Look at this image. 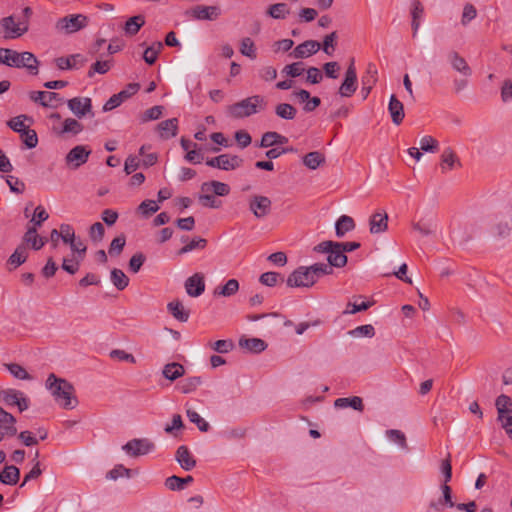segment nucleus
Here are the masks:
<instances>
[{
	"instance_id": "obj_1",
	"label": "nucleus",
	"mask_w": 512,
	"mask_h": 512,
	"mask_svg": "<svg viewBox=\"0 0 512 512\" xmlns=\"http://www.w3.org/2000/svg\"><path fill=\"white\" fill-rule=\"evenodd\" d=\"M46 386L55 397V400L64 409H74L78 404V401L74 396V387L67 380L58 378L54 374H50L46 380Z\"/></svg>"
},
{
	"instance_id": "obj_2",
	"label": "nucleus",
	"mask_w": 512,
	"mask_h": 512,
	"mask_svg": "<svg viewBox=\"0 0 512 512\" xmlns=\"http://www.w3.org/2000/svg\"><path fill=\"white\" fill-rule=\"evenodd\" d=\"M0 63L16 68H27L33 75L38 74V60L31 52H17L8 48H0Z\"/></svg>"
},
{
	"instance_id": "obj_3",
	"label": "nucleus",
	"mask_w": 512,
	"mask_h": 512,
	"mask_svg": "<svg viewBox=\"0 0 512 512\" xmlns=\"http://www.w3.org/2000/svg\"><path fill=\"white\" fill-rule=\"evenodd\" d=\"M267 101L261 95H253L227 107V114L234 119L250 117L266 109Z\"/></svg>"
},
{
	"instance_id": "obj_4",
	"label": "nucleus",
	"mask_w": 512,
	"mask_h": 512,
	"mask_svg": "<svg viewBox=\"0 0 512 512\" xmlns=\"http://www.w3.org/2000/svg\"><path fill=\"white\" fill-rule=\"evenodd\" d=\"M89 19L84 14H71L59 18L55 23V29L64 34H73L87 27Z\"/></svg>"
},
{
	"instance_id": "obj_5",
	"label": "nucleus",
	"mask_w": 512,
	"mask_h": 512,
	"mask_svg": "<svg viewBox=\"0 0 512 512\" xmlns=\"http://www.w3.org/2000/svg\"><path fill=\"white\" fill-rule=\"evenodd\" d=\"M313 277L308 267L300 266L288 276L286 284L290 288H310L316 283Z\"/></svg>"
},
{
	"instance_id": "obj_6",
	"label": "nucleus",
	"mask_w": 512,
	"mask_h": 512,
	"mask_svg": "<svg viewBox=\"0 0 512 512\" xmlns=\"http://www.w3.org/2000/svg\"><path fill=\"white\" fill-rule=\"evenodd\" d=\"M243 163V159L237 155L221 154L216 157L208 158L206 165L224 171H232L239 168Z\"/></svg>"
},
{
	"instance_id": "obj_7",
	"label": "nucleus",
	"mask_w": 512,
	"mask_h": 512,
	"mask_svg": "<svg viewBox=\"0 0 512 512\" xmlns=\"http://www.w3.org/2000/svg\"><path fill=\"white\" fill-rule=\"evenodd\" d=\"M0 399L7 406H17L19 412L29 408V399L24 393L16 389H4L0 391Z\"/></svg>"
},
{
	"instance_id": "obj_8",
	"label": "nucleus",
	"mask_w": 512,
	"mask_h": 512,
	"mask_svg": "<svg viewBox=\"0 0 512 512\" xmlns=\"http://www.w3.org/2000/svg\"><path fill=\"white\" fill-rule=\"evenodd\" d=\"M122 449L131 457L146 455L155 449V444L147 438H135L128 441Z\"/></svg>"
},
{
	"instance_id": "obj_9",
	"label": "nucleus",
	"mask_w": 512,
	"mask_h": 512,
	"mask_svg": "<svg viewBox=\"0 0 512 512\" xmlns=\"http://www.w3.org/2000/svg\"><path fill=\"white\" fill-rule=\"evenodd\" d=\"M272 201L267 196L253 195L249 199V210L252 214L262 219L271 213Z\"/></svg>"
},
{
	"instance_id": "obj_10",
	"label": "nucleus",
	"mask_w": 512,
	"mask_h": 512,
	"mask_svg": "<svg viewBox=\"0 0 512 512\" xmlns=\"http://www.w3.org/2000/svg\"><path fill=\"white\" fill-rule=\"evenodd\" d=\"M357 89V73L354 66V58L351 59L350 64L345 72V77L339 87V94L342 97H351Z\"/></svg>"
},
{
	"instance_id": "obj_11",
	"label": "nucleus",
	"mask_w": 512,
	"mask_h": 512,
	"mask_svg": "<svg viewBox=\"0 0 512 512\" xmlns=\"http://www.w3.org/2000/svg\"><path fill=\"white\" fill-rule=\"evenodd\" d=\"M0 23L5 31L4 37L6 39L18 38L28 31L27 22L19 21L16 23L13 16L4 17Z\"/></svg>"
},
{
	"instance_id": "obj_12",
	"label": "nucleus",
	"mask_w": 512,
	"mask_h": 512,
	"mask_svg": "<svg viewBox=\"0 0 512 512\" xmlns=\"http://www.w3.org/2000/svg\"><path fill=\"white\" fill-rule=\"evenodd\" d=\"M140 85L138 83H130L127 87L117 94L112 95L108 101L104 104L103 110L110 111L120 106L122 102L136 94L139 90Z\"/></svg>"
},
{
	"instance_id": "obj_13",
	"label": "nucleus",
	"mask_w": 512,
	"mask_h": 512,
	"mask_svg": "<svg viewBox=\"0 0 512 512\" xmlns=\"http://www.w3.org/2000/svg\"><path fill=\"white\" fill-rule=\"evenodd\" d=\"M17 435L16 418L0 406V440Z\"/></svg>"
},
{
	"instance_id": "obj_14",
	"label": "nucleus",
	"mask_w": 512,
	"mask_h": 512,
	"mask_svg": "<svg viewBox=\"0 0 512 512\" xmlns=\"http://www.w3.org/2000/svg\"><path fill=\"white\" fill-rule=\"evenodd\" d=\"M90 154L91 150H88L83 145H78L67 153L65 162L72 169H77L87 162Z\"/></svg>"
},
{
	"instance_id": "obj_15",
	"label": "nucleus",
	"mask_w": 512,
	"mask_h": 512,
	"mask_svg": "<svg viewBox=\"0 0 512 512\" xmlns=\"http://www.w3.org/2000/svg\"><path fill=\"white\" fill-rule=\"evenodd\" d=\"M495 406L498 412V421L501 423L507 421V425H512L511 398L505 394H501L496 398Z\"/></svg>"
},
{
	"instance_id": "obj_16",
	"label": "nucleus",
	"mask_w": 512,
	"mask_h": 512,
	"mask_svg": "<svg viewBox=\"0 0 512 512\" xmlns=\"http://www.w3.org/2000/svg\"><path fill=\"white\" fill-rule=\"evenodd\" d=\"M186 13L190 14L196 20L213 21L220 16L221 9L218 6L197 5Z\"/></svg>"
},
{
	"instance_id": "obj_17",
	"label": "nucleus",
	"mask_w": 512,
	"mask_h": 512,
	"mask_svg": "<svg viewBox=\"0 0 512 512\" xmlns=\"http://www.w3.org/2000/svg\"><path fill=\"white\" fill-rule=\"evenodd\" d=\"M447 60L450 63L452 69L460 73L463 77L469 78L472 75V69L468 65L464 57H462L457 51L451 50L447 53Z\"/></svg>"
},
{
	"instance_id": "obj_18",
	"label": "nucleus",
	"mask_w": 512,
	"mask_h": 512,
	"mask_svg": "<svg viewBox=\"0 0 512 512\" xmlns=\"http://www.w3.org/2000/svg\"><path fill=\"white\" fill-rule=\"evenodd\" d=\"M29 97L33 102L39 103L43 107H56L55 102L61 103L63 101L56 92L31 91Z\"/></svg>"
},
{
	"instance_id": "obj_19",
	"label": "nucleus",
	"mask_w": 512,
	"mask_h": 512,
	"mask_svg": "<svg viewBox=\"0 0 512 512\" xmlns=\"http://www.w3.org/2000/svg\"><path fill=\"white\" fill-rule=\"evenodd\" d=\"M321 48V44L316 40H307L297 45L290 53V57L295 59L307 58L317 53Z\"/></svg>"
},
{
	"instance_id": "obj_20",
	"label": "nucleus",
	"mask_w": 512,
	"mask_h": 512,
	"mask_svg": "<svg viewBox=\"0 0 512 512\" xmlns=\"http://www.w3.org/2000/svg\"><path fill=\"white\" fill-rule=\"evenodd\" d=\"M67 105L72 113L78 118L84 117L91 112L92 101L88 97H75L68 100Z\"/></svg>"
},
{
	"instance_id": "obj_21",
	"label": "nucleus",
	"mask_w": 512,
	"mask_h": 512,
	"mask_svg": "<svg viewBox=\"0 0 512 512\" xmlns=\"http://www.w3.org/2000/svg\"><path fill=\"white\" fill-rule=\"evenodd\" d=\"M442 497L437 501H431L429 503V508L433 511L440 512L443 511L445 507L453 508L456 507L452 500V489L448 484L441 485Z\"/></svg>"
},
{
	"instance_id": "obj_22",
	"label": "nucleus",
	"mask_w": 512,
	"mask_h": 512,
	"mask_svg": "<svg viewBox=\"0 0 512 512\" xmlns=\"http://www.w3.org/2000/svg\"><path fill=\"white\" fill-rule=\"evenodd\" d=\"M185 290L190 297H198L205 290L204 276L201 273H195L185 281Z\"/></svg>"
},
{
	"instance_id": "obj_23",
	"label": "nucleus",
	"mask_w": 512,
	"mask_h": 512,
	"mask_svg": "<svg viewBox=\"0 0 512 512\" xmlns=\"http://www.w3.org/2000/svg\"><path fill=\"white\" fill-rule=\"evenodd\" d=\"M461 166V161L455 151L451 147L445 148L440 156V168L442 173H446L448 170H453L455 167Z\"/></svg>"
},
{
	"instance_id": "obj_24",
	"label": "nucleus",
	"mask_w": 512,
	"mask_h": 512,
	"mask_svg": "<svg viewBox=\"0 0 512 512\" xmlns=\"http://www.w3.org/2000/svg\"><path fill=\"white\" fill-rule=\"evenodd\" d=\"M377 68L374 64L369 63L366 69V73L364 76H362V88L361 93L363 99H366L368 95L370 94L373 86L377 82Z\"/></svg>"
},
{
	"instance_id": "obj_25",
	"label": "nucleus",
	"mask_w": 512,
	"mask_h": 512,
	"mask_svg": "<svg viewBox=\"0 0 512 512\" xmlns=\"http://www.w3.org/2000/svg\"><path fill=\"white\" fill-rule=\"evenodd\" d=\"M175 458L179 465L186 471H190L196 466L195 458L185 445H181L177 448Z\"/></svg>"
},
{
	"instance_id": "obj_26",
	"label": "nucleus",
	"mask_w": 512,
	"mask_h": 512,
	"mask_svg": "<svg viewBox=\"0 0 512 512\" xmlns=\"http://www.w3.org/2000/svg\"><path fill=\"white\" fill-rule=\"evenodd\" d=\"M371 234L385 232L388 229V214L385 211L374 213L369 219Z\"/></svg>"
},
{
	"instance_id": "obj_27",
	"label": "nucleus",
	"mask_w": 512,
	"mask_h": 512,
	"mask_svg": "<svg viewBox=\"0 0 512 512\" xmlns=\"http://www.w3.org/2000/svg\"><path fill=\"white\" fill-rule=\"evenodd\" d=\"M87 62L86 58H84L81 54H74L69 57H59L56 59V65L59 69H73V68H81Z\"/></svg>"
},
{
	"instance_id": "obj_28",
	"label": "nucleus",
	"mask_w": 512,
	"mask_h": 512,
	"mask_svg": "<svg viewBox=\"0 0 512 512\" xmlns=\"http://www.w3.org/2000/svg\"><path fill=\"white\" fill-rule=\"evenodd\" d=\"M388 111L391 115L392 122L400 125L405 117L403 103L393 94L390 96Z\"/></svg>"
},
{
	"instance_id": "obj_29",
	"label": "nucleus",
	"mask_w": 512,
	"mask_h": 512,
	"mask_svg": "<svg viewBox=\"0 0 512 512\" xmlns=\"http://www.w3.org/2000/svg\"><path fill=\"white\" fill-rule=\"evenodd\" d=\"M169 313L180 322H187L190 317V311L187 310L182 301L176 299L167 304Z\"/></svg>"
},
{
	"instance_id": "obj_30",
	"label": "nucleus",
	"mask_w": 512,
	"mask_h": 512,
	"mask_svg": "<svg viewBox=\"0 0 512 512\" xmlns=\"http://www.w3.org/2000/svg\"><path fill=\"white\" fill-rule=\"evenodd\" d=\"M202 192L212 191L215 196H227L230 193V186L224 182L212 180L201 184Z\"/></svg>"
},
{
	"instance_id": "obj_31",
	"label": "nucleus",
	"mask_w": 512,
	"mask_h": 512,
	"mask_svg": "<svg viewBox=\"0 0 512 512\" xmlns=\"http://www.w3.org/2000/svg\"><path fill=\"white\" fill-rule=\"evenodd\" d=\"M288 138L275 131H268L262 135L259 147L268 148L278 144H286Z\"/></svg>"
},
{
	"instance_id": "obj_32",
	"label": "nucleus",
	"mask_w": 512,
	"mask_h": 512,
	"mask_svg": "<svg viewBox=\"0 0 512 512\" xmlns=\"http://www.w3.org/2000/svg\"><path fill=\"white\" fill-rule=\"evenodd\" d=\"M158 130L160 137L163 139H169L176 136L178 131L177 118H171L160 122L158 124Z\"/></svg>"
},
{
	"instance_id": "obj_33",
	"label": "nucleus",
	"mask_w": 512,
	"mask_h": 512,
	"mask_svg": "<svg viewBox=\"0 0 512 512\" xmlns=\"http://www.w3.org/2000/svg\"><path fill=\"white\" fill-rule=\"evenodd\" d=\"M46 243V239L37 234L36 227H29L23 236V244L30 245L34 250H40Z\"/></svg>"
},
{
	"instance_id": "obj_34",
	"label": "nucleus",
	"mask_w": 512,
	"mask_h": 512,
	"mask_svg": "<svg viewBox=\"0 0 512 512\" xmlns=\"http://www.w3.org/2000/svg\"><path fill=\"white\" fill-rule=\"evenodd\" d=\"M239 346L252 353H260L267 348V344L260 338H240Z\"/></svg>"
},
{
	"instance_id": "obj_35",
	"label": "nucleus",
	"mask_w": 512,
	"mask_h": 512,
	"mask_svg": "<svg viewBox=\"0 0 512 512\" xmlns=\"http://www.w3.org/2000/svg\"><path fill=\"white\" fill-rule=\"evenodd\" d=\"M20 478V470L14 466H6L0 472V482L5 485H15L18 483Z\"/></svg>"
},
{
	"instance_id": "obj_36",
	"label": "nucleus",
	"mask_w": 512,
	"mask_h": 512,
	"mask_svg": "<svg viewBox=\"0 0 512 512\" xmlns=\"http://www.w3.org/2000/svg\"><path fill=\"white\" fill-rule=\"evenodd\" d=\"M355 229V222L352 217L348 215H342L335 223V231L337 237H343L347 232Z\"/></svg>"
},
{
	"instance_id": "obj_37",
	"label": "nucleus",
	"mask_w": 512,
	"mask_h": 512,
	"mask_svg": "<svg viewBox=\"0 0 512 512\" xmlns=\"http://www.w3.org/2000/svg\"><path fill=\"white\" fill-rule=\"evenodd\" d=\"M303 164L311 169V170H315L317 169L318 167L322 166L323 164H325L326 162V158H325V155L319 151H313V152H309L307 153L303 159Z\"/></svg>"
},
{
	"instance_id": "obj_38",
	"label": "nucleus",
	"mask_w": 512,
	"mask_h": 512,
	"mask_svg": "<svg viewBox=\"0 0 512 512\" xmlns=\"http://www.w3.org/2000/svg\"><path fill=\"white\" fill-rule=\"evenodd\" d=\"M145 24V18L143 15H136L133 17H130L124 25V32L127 36H134L136 35L141 27H143Z\"/></svg>"
},
{
	"instance_id": "obj_39",
	"label": "nucleus",
	"mask_w": 512,
	"mask_h": 512,
	"mask_svg": "<svg viewBox=\"0 0 512 512\" xmlns=\"http://www.w3.org/2000/svg\"><path fill=\"white\" fill-rule=\"evenodd\" d=\"M334 406L337 408L351 407L354 410L362 412L364 410V404L361 397L353 396L349 398H338L334 402Z\"/></svg>"
},
{
	"instance_id": "obj_40",
	"label": "nucleus",
	"mask_w": 512,
	"mask_h": 512,
	"mask_svg": "<svg viewBox=\"0 0 512 512\" xmlns=\"http://www.w3.org/2000/svg\"><path fill=\"white\" fill-rule=\"evenodd\" d=\"M162 373L166 379H168L170 381H174L184 375L185 369H184L183 365L173 362V363L166 364L163 368Z\"/></svg>"
},
{
	"instance_id": "obj_41",
	"label": "nucleus",
	"mask_w": 512,
	"mask_h": 512,
	"mask_svg": "<svg viewBox=\"0 0 512 512\" xmlns=\"http://www.w3.org/2000/svg\"><path fill=\"white\" fill-rule=\"evenodd\" d=\"M239 290V282L236 279H229L223 286H219L214 290V295L230 297L235 295Z\"/></svg>"
},
{
	"instance_id": "obj_42",
	"label": "nucleus",
	"mask_w": 512,
	"mask_h": 512,
	"mask_svg": "<svg viewBox=\"0 0 512 512\" xmlns=\"http://www.w3.org/2000/svg\"><path fill=\"white\" fill-rule=\"evenodd\" d=\"M327 261L331 268H342L347 264V256L342 253L341 249L333 248L328 253Z\"/></svg>"
},
{
	"instance_id": "obj_43",
	"label": "nucleus",
	"mask_w": 512,
	"mask_h": 512,
	"mask_svg": "<svg viewBox=\"0 0 512 512\" xmlns=\"http://www.w3.org/2000/svg\"><path fill=\"white\" fill-rule=\"evenodd\" d=\"M266 13L271 18L279 20L285 19L287 15L290 13V9L288 8L286 3H276L270 5Z\"/></svg>"
},
{
	"instance_id": "obj_44",
	"label": "nucleus",
	"mask_w": 512,
	"mask_h": 512,
	"mask_svg": "<svg viewBox=\"0 0 512 512\" xmlns=\"http://www.w3.org/2000/svg\"><path fill=\"white\" fill-rule=\"evenodd\" d=\"M275 114L284 120H293L296 117L297 110L289 103H280L275 106Z\"/></svg>"
},
{
	"instance_id": "obj_45",
	"label": "nucleus",
	"mask_w": 512,
	"mask_h": 512,
	"mask_svg": "<svg viewBox=\"0 0 512 512\" xmlns=\"http://www.w3.org/2000/svg\"><path fill=\"white\" fill-rule=\"evenodd\" d=\"M259 282L267 287H274L283 283L284 277L278 272L269 271L260 275Z\"/></svg>"
},
{
	"instance_id": "obj_46",
	"label": "nucleus",
	"mask_w": 512,
	"mask_h": 512,
	"mask_svg": "<svg viewBox=\"0 0 512 512\" xmlns=\"http://www.w3.org/2000/svg\"><path fill=\"white\" fill-rule=\"evenodd\" d=\"M193 481L192 476H187L185 478H181L178 476H170L165 480V486L170 490H182L184 485L191 483Z\"/></svg>"
},
{
	"instance_id": "obj_47",
	"label": "nucleus",
	"mask_w": 512,
	"mask_h": 512,
	"mask_svg": "<svg viewBox=\"0 0 512 512\" xmlns=\"http://www.w3.org/2000/svg\"><path fill=\"white\" fill-rule=\"evenodd\" d=\"M111 281L120 291L124 290L129 285V278L122 270L117 268L111 271Z\"/></svg>"
},
{
	"instance_id": "obj_48",
	"label": "nucleus",
	"mask_w": 512,
	"mask_h": 512,
	"mask_svg": "<svg viewBox=\"0 0 512 512\" xmlns=\"http://www.w3.org/2000/svg\"><path fill=\"white\" fill-rule=\"evenodd\" d=\"M202 383L200 376L188 377L180 382L179 388L182 393L189 394L195 391Z\"/></svg>"
},
{
	"instance_id": "obj_49",
	"label": "nucleus",
	"mask_w": 512,
	"mask_h": 512,
	"mask_svg": "<svg viewBox=\"0 0 512 512\" xmlns=\"http://www.w3.org/2000/svg\"><path fill=\"white\" fill-rule=\"evenodd\" d=\"M5 368L19 380H31V375L26 371V369L17 363H6L4 364Z\"/></svg>"
},
{
	"instance_id": "obj_50",
	"label": "nucleus",
	"mask_w": 512,
	"mask_h": 512,
	"mask_svg": "<svg viewBox=\"0 0 512 512\" xmlns=\"http://www.w3.org/2000/svg\"><path fill=\"white\" fill-rule=\"evenodd\" d=\"M308 268L310 269L316 282L321 276L331 275L333 273V268H331V265L327 263H315L311 266H308Z\"/></svg>"
},
{
	"instance_id": "obj_51",
	"label": "nucleus",
	"mask_w": 512,
	"mask_h": 512,
	"mask_svg": "<svg viewBox=\"0 0 512 512\" xmlns=\"http://www.w3.org/2000/svg\"><path fill=\"white\" fill-rule=\"evenodd\" d=\"M27 259V251L24 244L16 248L14 253L9 257L8 262L15 268L23 264Z\"/></svg>"
},
{
	"instance_id": "obj_52",
	"label": "nucleus",
	"mask_w": 512,
	"mask_h": 512,
	"mask_svg": "<svg viewBox=\"0 0 512 512\" xmlns=\"http://www.w3.org/2000/svg\"><path fill=\"white\" fill-rule=\"evenodd\" d=\"M83 130V125L73 118H67L63 122V128L60 131V134L72 133L73 135H77Z\"/></svg>"
},
{
	"instance_id": "obj_53",
	"label": "nucleus",
	"mask_w": 512,
	"mask_h": 512,
	"mask_svg": "<svg viewBox=\"0 0 512 512\" xmlns=\"http://www.w3.org/2000/svg\"><path fill=\"white\" fill-rule=\"evenodd\" d=\"M386 435L389 438V440L397 443L401 449H408L406 436L402 431L397 429H390L386 431Z\"/></svg>"
},
{
	"instance_id": "obj_54",
	"label": "nucleus",
	"mask_w": 512,
	"mask_h": 512,
	"mask_svg": "<svg viewBox=\"0 0 512 512\" xmlns=\"http://www.w3.org/2000/svg\"><path fill=\"white\" fill-rule=\"evenodd\" d=\"M186 414L188 419L196 424L200 431L207 432L209 430L210 425L195 410L188 409Z\"/></svg>"
},
{
	"instance_id": "obj_55",
	"label": "nucleus",
	"mask_w": 512,
	"mask_h": 512,
	"mask_svg": "<svg viewBox=\"0 0 512 512\" xmlns=\"http://www.w3.org/2000/svg\"><path fill=\"white\" fill-rule=\"evenodd\" d=\"M30 118L26 115H19L12 119H10L7 122V125L15 132L21 134L24 131L28 129V127L25 126L24 121L29 120Z\"/></svg>"
},
{
	"instance_id": "obj_56",
	"label": "nucleus",
	"mask_w": 512,
	"mask_h": 512,
	"mask_svg": "<svg viewBox=\"0 0 512 512\" xmlns=\"http://www.w3.org/2000/svg\"><path fill=\"white\" fill-rule=\"evenodd\" d=\"M240 52L242 55L247 56L251 59L256 58V49L254 42L251 38L245 37L241 41Z\"/></svg>"
},
{
	"instance_id": "obj_57",
	"label": "nucleus",
	"mask_w": 512,
	"mask_h": 512,
	"mask_svg": "<svg viewBox=\"0 0 512 512\" xmlns=\"http://www.w3.org/2000/svg\"><path fill=\"white\" fill-rule=\"evenodd\" d=\"M352 337H373L375 335V329L371 324L358 326L348 332Z\"/></svg>"
},
{
	"instance_id": "obj_58",
	"label": "nucleus",
	"mask_w": 512,
	"mask_h": 512,
	"mask_svg": "<svg viewBox=\"0 0 512 512\" xmlns=\"http://www.w3.org/2000/svg\"><path fill=\"white\" fill-rule=\"evenodd\" d=\"M125 244H126V238L123 234L115 237L110 244L109 251H108L109 254L111 256H119L122 253Z\"/></svg>"
},
{
	"instance_id": "obj_59",
	"label": "nucleus",
	"mask_w": 512,
	"mask_h": 512,
	"mask_svg": "<svg viewBox=\"0 0 512 512\" xmlns=\"http://www.w3.org/2000/svg\"><path fill=\"white\" fill-rule=\"evenodd\" d=\"M305 71L304 64L302 62H295L289 65H286L282 69V74L289 76L291 78L298 77L303 74Z\"/></svg>"
},
{
	"instance_id": "obj_60",
	"label": "nucleus",
	"mask_w": 512,
	"mask_h": 512,
	"mask_svg": "<svg viewBox=\"0 0 512 512\" xmlns=\"http://www.w3.org/2000/svg\"><path fill=\"white\" fill-rule=\"evenodd\" d=\"M23 143L27 148H35L38 144V137L35 130L28 128L26 131L20 134Z\"/></svg>"
},
{
	"instance_id": "obj_61",
	"label": "nucleus",
	"mask_w": 512,
	"mask_h": 512,
	"mask_svg": "<svg viewBox=\"0 0 512 512\" xmlns=\"http://www.w3.org/2000/svg\"><path fill=\"white\" fill-rule=\"evenodd\" d=\"M198 200L202 206L212 209H218L222 205V202L217 200L215 195L212 194H200Z\"/></svg>"
},
{
	"instance_id": "obj_62",
	"label": "nucleus",
	"mask_w": 512,
	"mask_h": 512,
	"mask_svg": "<svg viewBox=\"0 0 512 512\" xmlns=\"http://www.w3.org/2000/svg\"><path fill=\"white\" fill-rule=\"evenodd\" d=\"M477 16V10L471 3H466L463 7V12L461 16V24L466 26L470 21L475 19Z\"/></svg>"
},
{
	"instance_id": "obj_63",
	"label": "nucleus",
	"mask_w": 512,
	"mask_h": 512,
	"mask_svg": "<svg viewBox=\"0 0 512 512\" xmlns=\"http://www.w3.org/2000/svg\"><path fill=\"white\" fill-rule=\"evenodd\" d=\"M411 226L415 231L419 232L423 236H429L433 234L431 224L424 219H420L419 221H412Z\"/></svg>"
},
{
	"instance_id": "obj_64",
	"label": "nucleus",
	"mask_w": 512,
	"mask_h": 512,
	"mask_svg": "<svg viewBox=\"0 0 512 512\" xmlns=\"http://www.w3.org/2000/svg\"><path fill=\"white\" fill-rule=\"evenodd\" d=\"M138 210L143 216L149 217L150 215L159 210V206L156 204L154 200H144L138 206Z\"/></svg>"
}]
</instances>
